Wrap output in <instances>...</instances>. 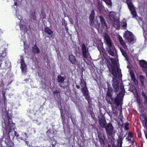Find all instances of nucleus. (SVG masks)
Masks as SVG:
<instances>
[{
    "label": "nucleus",
    "instance_id": "46",
    "mask_svg": "<svg viewBox=\"0 0 147 147\" xmlns=\"http://www.w3.org/2000/svg\"><path fill=\"white\" fill-rule=\"evenodd\" d=\"M118 145H117V147H119V136H118Z\"/></svg>",
    "mask_w": 147,
    "mask_h": 147
},
{
    "label": "nucleus",
    "instance_id": "49",
    "mask_svg": "<svg viewBox=\"0 0 147 147\" xmlns=\"http://www.w3.org/2000/svg\"><path fill=\"white\" fill-rule=\"evenodd\" d=\"M103 47H102L101 48H100V49L99 48V47H98V50L100 52L101 50L102 49Z\"/></svg>",
    "mask_w": 147,
    "mask_h": 147
},
{
    "label": "nucleus",
    "instance_id": "40",
    "mask_svg": "<svg viewBox=\"0 0 147 147\" xmlns=\"http://www.w3.org/2000/svg\"><path fill=\"white\" fill-rule=\"evenodd\" d=\"M126 139L128 141H132V139H133V138H132L127 136L126 138Z\"/></svg>",
    "mask_w": 147,
    "mask_h": 147
},
{
    "label": "nucleus",
    "instance_id": "35",
    "mask_svg": "<svg viewBox=\"0 0 147 147\" xmlns=\"http://www.w3.org/2000/svg\"><path fill=\"white\" fill-rule=\"evenodd\" d=\"M120 50L122 54V55L126 58V59H127V56L125 51H124V50L121 48H120Z\"/></svg>",
    "mask_w": 147,
    "mask_h": 147
},
{
    "label": "nucleus",
    "instance_id": "21",
    "mask_svg": "<svg viewBox=\"0 0 147 147\" xmlns=\"http://www.w3.org/2000/svg\"><path fill=\"white\" fill-rule=\"evenodd\" d=\"M113 91V90L112 87H108L107 95L109 97H110L111 100H112V97Z\"/></svg>",
    "mask_w": 147,
    "mask_h": 147
},
{
    "label": "nucleus",
    "instance_id": "12",
    "mask_svg": "<svg viewBox=\"0 0 147 147\" xmlns=\"http://www.w3.org/2000/svg\"><path fill=\"white\" fill-rule=\"evenodd\" d=\"M140 66L144 71H147V62L144 60L139 61Z\"/></svg>",
    "mask_w": 147,
    "mask_h": 147
},
{
    "label": "nucleus",
    "instance_id": "3",
    "mask_svg": "<svg viewBox=\"0 0 147 147\" xmlns=\"http://www.w3.org/2000/svg\"><path fill=\"white\" fill-rule=\"evenodd\" d=\"M125 91L124 89V86H123L120 85V110L121 109V104H123L122 100H121V98L123 97L124 95L125 94ZM121 111L120 110V121H121L122 123V125L121 126V131H123V128L125 130L128 129V127L127 126L128 124H126V122L124 121V118L123 116L121 114Z\"/></svg>",
    "mask_w": 147,
    "mask_h": 147
},
{
    "label": "nucleus",
    "instance_id": "33",
    "mask_svg": "<svg viewBox=\"0 0 147 147\" xmlns=\"http://www.w3.org/2000/svg\"><path fill=\"white\" fill-rule=\"evenodd\" d=\"M121 24H122V26L123 28L124 29L126 28L127 26V24L126 21L125 19H123V20Z\"/></svg>",
    "mask_w": 147,
    "mask_h": 147
},
{
    "label": "nucleus",
    "instance_id": "25",
    "mask_svg": "<svg viewBox=\"0 0 147 147\" xmlns=\"http://www.w3.org/2000/svg\"><path fill=\"white\" fill-rule=\"evenodd\" d=\"M95 15V11L94 10H92L90 14V17H89V19L90 20V21L91 22H92L94 19V17Z\"/></svg>",
    "mask_w": 147,
    "mask_h": 147
},
{
    "label": "nucleus",
    "instance_id": "17",
    "mask_svg": "<svg viewBox=\"0 0 147 147\" xmlns=\"http://www.w3.org/2000/svg\"><path fill=\"white\" fill-rule=\"evenodd\" d=\"M21 65L20 68L21 69L22 71L24 73H26L27 70L26 65L23 59L21 60Z\"/></svg>",
    "mask_w": 147,
    "mask_h": 147
},
{
    "label": "nucleus",
    "instance_id": "8",
    "mask_svg": "<svg viewBox=\"0 0 147 147\" xmlns=\"http://www.w3.org/2000/svg\"><path fill=\"white\" fill-rule=\"evenodd\" d=\"M85 99L87 100L88 103V106L87 108V112L91 116L93 112V108L92 107V98L90 96V95L84 97Z\"/></svg>",
    "mask_w": 147,
    "mask_h": 147
},
{
    "label": "nucleus",
    "instance_id": "59",
    "mask_svg": "<svg viewBox=\"0 0 147 147\" xmlns=\"http://www.w3.org/2000/svg\"><path fill=\"white\" fill-rule=\"evenodd\" d=\"M52 146L54 147L55 146V144H52Z\"/></svg>",
    "mask_w": 147,
    "mask_h": 147
},
{
    "label": "nucleus",
    "instance_id": "42",
    "mask_svg": "<svg viewBox=\"0 0 147 147\" xmlns=\"http://www.w3.org/2000/svg\"><path fill=\"white\" fill-rule=\"evenodd\" d=\"M59 92L58 90H56L55 91H54L53 92V94H55L57 93H58Z\"/></svg>",
    "mask_w": 147,
    "mask_h": 147
},
{
    "label": "nucleus",
    "instance_id": "14",
    "mask_svg": "<svg viewBox=\"0 0 147 147\" xmlns=\"http://www.w3.org/2000/svg\"><path fill=\"white\" fill-rule=\"evenodd\" d=\"M105 38L106 41V44L107 45L108 47L113 46L112 44L111 40L108 35H106L105 36Z\"/></svg>",
    "mask_w": 147,
    "mask_h": 147
},
{
    "label": "nucleus",
    "instance_id": "2",
    "mask_svg": "<svg viewBox=\"0 0 147 147\" xmlns=\"http://www.w3.org/2000/svg\"><path fill=\"white\" fill-rule=\"evenodd\" d=\"M112 64L108 65L110 71L113 75L112 85L115 91L117 92L119 89V71L118 67L117 61L115 59H111Z\"/></svg>",
    "mask_w": 147,
    "mask_h": 147
},
{
    "label": "nucleus",
    "instance_id": "5",
    "mask_svg": "<svg viewBox=\"0 0 147 147\" xmlns=\"http://www.w3.org/2000/svg\"><path fill=\"white\" fill-rule=\"evenodd\" d=\"M109 15V18L112 21L114 27L117 29H119V19L116 17L115 13L113 11L110 12Z\"/></svg>",
    "mask_w": 147,
    "mask_h": 147
},
{
    "label": "nucleus",
    "instance_id": "47",
    "mask_svg": "<svg viewBox=\"0 0 147 147\" xmlns=\"http://www.w3.org/2000/svg\"><path fill=\"white\" fill-rule=\"evenodd\" d=\"M50 135H51V137H52L53 138V139L52 140H53L54 141L55 140V139H54L53 138V134H52H52H50Z\"/></svg>",
    "mask_w": 147,
    "mask_h": 147
},
{
    "label": "nucleus",
    "instance_id": "26",
    "mask_svg": "<svg viewBox=\"0 0 147 147\" xmlns=\"http://www.w3.org/2000/svg\"><path fill=\"white\" fill-rule=\"evenodd\" d=\"M36 11L34 10L30 11V14L31 15L32 19L34 20L36 19Z\"/></svg>",
    "mask_w": 147,
    "mask_h": 147
},
{
    "label": "nucleus",
    "instance_id": "13",
    "mask_svg": "<svg viewBox=\"0 0 147 147\" xmlns=\"http://www.w3.org/2000/svg\"><path fill=\"white\" fill-rule=\"evenodd\" d=\"M113 103L115 106L116 108L119 110V92L117 94V96L115 97Z\"/></svg>",
    "mask_w": 147,
    "mask_h": 147
},
{
    "label": "nucleus",
    "instance_id": "24",
    "mask_svg": "<svg viewBox=\"0 0 147 147\" xmlns=\"http://www.w3.org/2000/svg\"><path fill=\"white\" fill-rule=\"evenodd\" d=\"M142 96L144 97V103L145 105H147V94L144 91L142 92Z\"/></svg>",
    "mask_w": 147,
    "mask_h": 147
},
{
    "label": "nucleus",
    "instance_id": "27",
    "mask_svg": "<svg viewBox=\"0 0 147 147\" xmlns=\"http://www.w3.org/2000/svg\"><path fill=\"white\" fill-rule=\"evenodd\" d=\"M57 80L59 83L63 84L64 83L65 78L59 75L58 76Z\"/></svg>",
    "mask_w": 147,
    "mask_h": 147
},
{
    "label": "nucleus",
    "instance_id": "48",
    "mask_svg": "<svg viewBox=\"0 0 147 147\" xmlns=\"http://www.w3.org/2000/svg\"><path fill=\"white\" fill-rule=\"evenodd\" d=\"M122 140H121V139L120 138V147H122Z\"/></svg>",
    "mask_w": 147,
    "mask_h": 147
},
{
    "label": "nucleus",
    "instance_id": "15",
    "mask_svg": "<svg viewBox=\"0 0 147 147\" xmlns=\"http://www.w3.org/2000/svg\"><path fill=\"white\" fill-rule=\"evenodd\" d=\"M100 21L102 26L103 28H107L108 27V25L106 23L105 20L104 18L102 16H100L99 17Z\"/></svg>",
    "mask_w": 147,
    "mask_h": 147
},
{
    "label": "nucleus",
    "instance_id": "53",
    "mask_svg": "<svg viewBox=\"0 0 147 147\" xmlns=\"http://www.w3.org/2000/svg\"><path fill=\"white\" fill-rule=\"evenodd\" d=\"M76 87L77 89H79L80 88V87L79 85H76Z\"/></svg>",
    "mask_w": 147,
    "mask_h": 147
},
{
    "label": "nucleus",
    "instance_id": "22",
    "mask_svg": "<svg viewBox=\"0 0 147 147\" xmlns=\"http://www.w3.org/2000/svg\"><path fill=\"white\" fill-rule=\"evenodd\" d=\"M32 51L34 53H39L40 52V50L37 47V45L35 44L32 48Z\"/></svg>",
    "mask_w": 147,
    "mask_h": 147
},
{
    "label": "nucleus",
    "instance_id": "63",
    "mask_svg": "<svg viewBox=\"0 0 147 147\" xmlns=\"http://www.w3.org/2000/svg\"><path fill=\"white\" fill-rule=\"evenodd\" d=\"M0 147H4L3 146H2V145L0 146Z\"/></svg>",
    "mask_w": 147,
    "mask_h": 147
},
{
    "label": "nucleus",
    "instance_id": "30",
    "mask_svg": "<svg viewBox=\"0 0 147 147\" xmlns=\"http://www.w3.org/2000/svg\"><path fill=\"white\" fill-rule=\"evenodd\" d=\"M103 9L102 5L100 3H98L97 6V9L99 13H101L103 11Z\"/></svg>",
    "mask_w": 147,
    "mask_h": 147
},
{
    "label": "nucleus",
    "instance_id": "55",
    "mask_svg": "<svg viewBox=\"0 0 147 147\" xmlns=\"http://www.w3.org/2000/svg\"><path fill=\"white\" fill-rule=\"evenodd\" d=\"M29 80L28 79H25L24 80V81L26 82L27 81H28Z\"/></svg>",
    "mask_w": 147,
    "mask_h": 147
},
{
    "label": "nucleus",
    "instance_id": "10",
    "mask_svg": "<svg viewBox=\"0 0 147 147\" xmlns=\"http://www.w3.org/2000/svg\"><path fill=\"white\" fill-rule=\"evenodd\" d=\"M105 129L108 135L111 136L113 134V127L111 123H109L104 128Z\"/></svg>",
    "mask_w": 147,
    "mask_h": 147
},
{
    "label": "nucleus",
    "instance_id": "6",
    "mask_svg": "<svg viewBox=\"0 0 147 147\" xmlns=\"http://www.w3.org/2000/svg\"><path fill=\"white\" fill-rule=\"evenodd\" d=\"M124 36L131 44L134 43L136 41V39L132 33L127 30L124 33Z\"/></svg>",
    "mask_w": 147,
    "mask_h": 147
},
{
    "label": "nucleus",
    "instance_id": "16",
    "mask_svg": "<svg viewBox=\"0 0 147 147\" xmlns=\"http://www.w3.org/2000/svg\"><path fill=\"white\" fill-rule=\"evenodd\" d=\"M68 58L70 63L72 64H76L78 61L74 56L72 55H69Z\"/></svg>",
    "mask_w": 147,
    "mask_h": 147
},
{
    "label": "nucleus",
    "instance_id": "60",
    "mask_svg": "<svg viewBox=\"0 0 147 147\" xmlns=\"http://www.w3.org/2000/svg\"><path fill=\"white\" fill-rule=\"evenodd\" d=\"M146 72V77L147 78V70L145 71Z\"/></svg>",
    "mask_w": 147,
    "mask_h": 147
},
{
    "label": "nucleus",
    "instance_id": "38",
    "mask_svg": "<svg viewBox=\"0 0 147 147\" xmlns=\"http://www.w3.org/2000/svg\"><path fill=\"white\" fill-rule=\"evenodd\" d=\"M47 135L49 137V138H51V136L50 135V134H52V133L51 132V130L50 129H48V130L47 132Z\"/></svg>",
    "mask_w": 147,
    "mask_h": 147
},
{
    "label": "nucleus",
    "instance_id": "61",
    "mask_svg": "<svg viewBox=\"0 0 147 147\" xmlns=\"http://www.w3.org/2000/svg\"><path fill=\"white\" fill-rule=\"evenodd\" d=\"M108 147H111V146L109 144L108 145Z\"/></svg>",
    "mask_w": 147,
    "mask_h": 147
},
{
    "label": "nucleus",
    "instance_id": "1",
    "mask_svg": "<svg viewBox=\"0 0 147 147\" xmlns=\"http://www.w3.org/2000/svg\"><path fill=\"white\" fill-rule=\"evenodd\" d=\"M3 118L5 125L3 127L2 140L5 139L6 147H14V143L11 139H13L15 136L18 139L20 134L15 131V125L12 122V118L10 113H6Z\"/></svg>",
    "mask_w": 147,
    "mask_h": 147
},
{
    "label": "nucleus",
    "instance_id": "19",
    "mask_svg": "<svg viewBox=\"0 0 147 147\" xmlns=\"http://www.w3.org/2000/svg\"><path fill=\"white\" fill-rule=\"evenodd\" d=\"M99 125L102 128H104L107 125L106 121L105 118H102L99 120Z\"/></svg>",
    "mask_w": 147,
    "mask_h": 147
},
{
    "label": "nucleus",
    "instance_id": "11",
    "mask_svg": "<svg viewBox=\"0 0 147 147\" xmlns=\"http://www.w3.org/2000/svg\"><path fill=\"white\" fill-rule=\"evenodd\" d=\"M107 51L108 53L112 56H115L117 55L116 51L114 45L108 47Z\"/></svg>",
    "mask_w": 147,
    "mask_h": 147
},
{
    "label": "nucleus",
    "instance_id": "44",
    "mask_svg": "<svg viewBox=\"0 0 147 147\" xmlns=\"http://www.w3.org/2000/svg\"><path fill=\"white\" fill-rule=\"evenodd\" d=\"M128 136L130 137L131 138H132V134L131 133H129V134H128Z\"/></svg>",
    "mask_w": 147,
    "mask_h": 147
},
{
    "label": "nucleus",
    "instance_id": "58",
    "mask_svg": "<svg viewBox=\"0 0 147 147\" xmlns=\"http://www.w3.org/2000/svg\"><path fill=\"white\" fill-rule=\"evenodd\" d=\"M25 142L26 144L27 145H28V144L29 143V142L28 141H25Z\"/></svg>",
    "mask_w": 147,
    "mask_h": 147
},
{
    "label": "nucleus",
    "instance_id": "20",
    "mask_svg": "<svg viewBox=\"0 0 147 147\" xmlns=\"http://www.w3.org/2000/svg\"><path fill=\"white\" fill-rule=\"evenodd\" d=\"M27 137H28L27 136V135L26 133L24 132H21L19 135V137L18 139L20 140H26V138Z\"/></svg>",
    "mask_w": 147,
    "mask_h": 147
},
{
    "label": "nucleus",
    "instance_id": "32",
    "mask_svg": "<svg viewBox=\"0 0 147 147\" xmlns=\"http://www.w3.org/2000/svg\"><path fill=\"white\" fill-rule=\"evenodd\" d=\"M2 96L3 97V101L4 103L5 104L7 102V98L6 96H5L6 92L4 91H2Z\"/></svg>",
    "mask_w": 147,
    "mask_h": 147
},
{
    "label": "nucleus",
    "instance_id": "62",
    "mask_svg": "<svg viewBox=\"0 0 147 147\" xmlns=\"http://www.w3.org/2000/svg\"><path fill=\"white\" fill-rule=\"evenodd\" d=\"M143 30L144 31V32H145V27H143Z\"/></svg>",
    "mask_w": 147,
    "mask_h": 147
},
{
    "label": "nucleus",
    "instance_id": "43",
    "mask_svg": "<svg viewBox=\"0 0 147 147\" xmlns=\"http://www.w3.org/2000/svg\"><path fill=\"white\" fill-rule=\"evenodd\" d=\"M2 60L1 59H0V69H1V65L2 64Z\"/></svg>",
    "mask_w": 147,
    "mask_h": 147
},
{
    "label": "nucleus",
    "instance_id": "7",
    "mask_svg": "<svg viewBox=\"0 0 147 147\" xmlns=\"http://www.w3.org/2000/svg\"><path fill=\"white\" fill-rule=\"evenodd\" d=\"M126 1L128 7L133 16V17L137 19V16L134 6L131 0H126Z\"/></svg>",
    "mask_w": 147,
    "mask_h": 147
},
{
    "label": "nucleus",
    "instance_id": "41",
    "mask_svg": "<svg viewBox=\"0 0 147 147\" xmlns=\"http://www.w3.org/2000/svg\"><path fill=\"white\" fill-rule=\"evenodd\" d=\"M131 80H132L133 81L136 79L135 78V77L134 74L131 75Z\"/></svg>",
    "mask_w": 147,
    "mask_h": 147
},
{
    "label": "nucleus",
    "instance_id": "50",
    "mask_svg": "<svg viewBox=\"0 0 147 147\" xmlns=\"http://www.w3.org/2000/svg\"><path fill=\"white\" fill-rule=\"evenodd\" d=\"M70 118H71V120L72 122L73 123V124L74 125H75L76 124V122L75 123V122H73V118L71 117Z\"/></svg>",
    "mask_w": 147,
    "mask_h": 147
},
{
    "label": "nucleus",
    "instance_id": "37",
    "mask_svg": "<svg viewBox=\"0 0 147 147\" xmlns=\"http://www.w3.org/2000/svg\"><path fill=\"white\" fill-rule=\"evenodd\" d=\"M41 15L42 16V18L45 19L46 18V15L45 13L44 12V10L42 9L40 11Z\"/></svg>",
    "mask_w": 147,
    "mask_h": 147
},
{
    "label": "nucleus",
    "instance_id": "57",
    "mask_svg": "<svg viewBox=\"0 0 147 147\" xmlns=\"http://www.w3.org/2000/svg\"><path fill=\"white\" fill-rule=\"evenodd\" d=\"M117 38L118 40L119 41V35H118Z\"/></svg>",
    "mask_w": 147,
    "mask_h": 147
},
{
    "label": "nucleus",
    "instance_id": "18",
    "mask_svg": "<svg viewBox=\"0 0 147 147\" xmlns=\"http://www.w3.org/2000/svg\"><path fill=\"white\" fill-rule=\"evenodd\" d=\"M98 138L101 145L103 147L105 145V138L104 136L98 135Z\"/></svg>",
    "mask_w": 147,
    "mask_h": 147
},
{
    "label": "nucleus",
    "instance_id": "56",
    "mask_svg": "<svg viewBox=\"0 0 147 147\" xmlns=\"http://www.w3.org/2000/svg\"><path fill=\"white\" fill-rule=\"evenodd\" d=\"M14 5L15 6H17V3L16 2H15Z\"/></svg>",
    "mask_w": 147,
    "mask_h": 147
},
{
    "label": "nucleus",
    "instance_id": "28",
    "mask_svg": "<svg viewBox=\"0 0 147 147\" xmlns=\"http://www.w3.org/2000/svg\"><path fill=\"white\" fill-rule=\"evenodd\" d=\"M120 44L123 46L125 50H126L127 47L125 42L123 40L122 37L120 36Z\"/></svg>",
    "mask_w": 147,
    "mask_h": 147
},
{
    "label": "nucleus",
    "instance_id": "54",
    "mask_svg": "<svg viewBox=\"0 0 147 147\" xmlns=\"http://www.w3.org/2000/svg\"><path fill=\"white\" fill-rule=\"evenodd\" d=\"M65 30L67 32L69 33V32H68V28L67 27L66 28H65Z\"/></svg>",
    "mask_w": 147,
    "mask_h": 147
},
{
    "label": "nucleus",
    "instance_id": "23",
    "mask_svg": "<svg viewBox=\"0 0 147 147\" xmlns=\"http://www.w3.org/2000/svg\"><path fill=\"white\" fill-rule=\"evenodd\" d=\"M44 31L46 33L49 35H51L53 34V31L47 27L45 28Z\"/></svg>",
    "mask_w": 147,
    "mask_h": 147
},
{
    "label": "nucleus",
    "instance_id": "29",
    "mask_svg": "<svg viewBox=\"0 0 147 147\" xmlns=\"http://www.w3.org/2000/svg\"><path fill=\"white\" fill-rule=\"evenodd\" d=\"M20 30L25 32H26L27 31V30L26 28L25 25L23 24H20Z\"/></svg>",
    "mask_w": 147,
    "mask_h": 147
},
{
    "label": "nucleus",
    "instance_id": "36",
    "mask_svg": "<svg viewBox=\"0 0 147 147\" xmlns=\"http://www.w3.org/2000/svg\"><path fill=\"white\" fill-rule=\"evenodd\" d=\"M106 4L109 6H111L112 5V2L111 0H102Z\"/></svg>",
    "mask_w": 147,
    "mask_h": 147
},
{
    "label": "nucleus",
    "instance_id": "34",
    "mask_svg": "<svg viewBox=\"0 0 147 147\" xmlns=\"http://www.w3.org/2000/svg\"><path fill=\"white\" fill-rule=\"evenodd\" d=\"M140 80L142 85L143 86H144V83L145 80V78L144 76L142 75H141L140 76Z\"/></svg>",
    "mask_w": 147,
    "mask_h": 147
},
{
    "label": "nucleus",
    "instance_id": "4",
    "mask_svg": "<svg viewBox=\"0 0 147 147\" xmlns=\"http://www.w3.org/2000/svg\"><path fill=\"white\" fill-rule=\"evenodd\" d=\"M80 82L79 85L82 88L81 89L83 96L84 97L90 95L88 88L87 86V83L85 80L84 79L83 75L82 74L80 79Z\"/></svg>",
    "mask_w": 147,
    "mask_h": 147
},
{
    "label": "nucleus",
    "instance_id": "39",
    "mask_svg": "<svg viewBox=\"0 0 147 147\" xmlns=\"http://www.w3.org/2000/svg\"><path fill=\"white\" fill-rule=\"evenodd\" d=\"M136 100L137 101V103L139 104V105H140L141 104V101L140 98H137Z\"/></svg>",
    "mask_w": 147,
    "mask_h": 147
},
{
    "label": "nucleus",
    "instance_id": "51",
    "mask_svg": "<svg viewBox=\"0 0 147 147\" xmlns=\"http://www.w3.org/2000/svg\"><path fill=\"white\" fill-rule=\"evenodd\" d=\"M61 116L62 117V120H63L65 119V117H64L63 115H61Z\"/></svg>",
    "mask_w": 147,
    "mask_h": 147
},
{
    "label": "nucleus",
    "instance_id": "9",
    "mask_svg": "<svg viewBox=\"0 0 147 147\" xmlns=\"http://www.w3.org/2000/svg\"><path fill=\"white\" fill-rule=\"evenodd\" d=\"M81 49L83 57L85 58H88V55L90 54L88 49L86 48L84 43L82 44Z\"/></svg>",
    "mask_w": 147,
    "mask_h": 147
},
{
    "label": "nucleus",
    "instance_id": "31",
    "mask_svg": "<svg viewBox=\"0 0 147 147\" xmlns=\"http://www.w3.org/2000/svg\"><path fill=\"white\" fill-rule=\"evenodd\" d=\"M7 55V53L6 52V50H4L3 51L0 55V57L1 58L4 59L3 58L6 56Z\"/></svg>",
    "mask_w": 147,
    "mask_h": 147
},
{
    "label": "nucleus",
    "instance_id": "52",
    "mask_svg": "<svg viewBox=\"0 0 147 147\" xmlns=\"http://www.w3.org/2000/svg\"><path fill=\"white\" fill-rule=\"evenodd\" d=\"M3 83V81L2 79L1 80V81H0V84H2Z\"/></svg>",
    "mask_w": 147,
    "mask_h": 147
},
{
    "label": "nucleus",
    "instance_id": "45",
    "mask_svg": "<svg viewBox=\"0 0 147 147\" xmlns=\"http://www.w3.org/2000/svg\"><path fill=\"white\" fill-rule=\"evenodd\" d=\"M133 81L135 84H138V82L136 79L133 80Z\"/></svg>",
    "mask_w": 147,
    "mask_h": 147
},
{
    "label": "nucleus",
    "instance_id": "64",
    "mask_svg": "<svg viewBox=\"0 0 147 147\" xmlns=\"http://www.w3.org/2000/svg\"><path fill=\"white\" fill-rule=\"evenodd\" d=\"M113 147H117L116 146H113Z\"/></svg>",
    "mask_w": 147,
    "mask_h": 147
}]
</instances>
